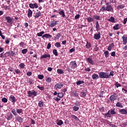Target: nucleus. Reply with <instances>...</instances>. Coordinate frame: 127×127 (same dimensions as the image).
I'll return each instance as SVG.
<instances>
[{"label":"nucleus","instance_id":"1","mask_svg":"<svg viewBox=\"0 0 127 127\" xmlns=\"http://www.w3.org/2000/svg\"><path fill=\"white\" fill-rule=\"evenodd\" d=\"M101 11H102L103 12H104V11L114 12V8H113L112 5H107L106 6L105 5H104L100 9L99 12H101Z\"/></svg>","mask_w":127,"mask_h":127},{"label":"nucleus","instance_id":"2","mask_svg":"<svg viewBox=\"0 0 127 127\" xmlns=\"http://www.w3.org/2000/svg\"><path fill=\"white\" fill-rule=\"evenodd\" d=\"M99 77L102 78V79H109V74H108V73L103 71L100 72L99 73Z\"/></svg>","mask_w":127,"mask_h":127},{"label":"nucleus","instance_id":"3","mask_svg":"<svg viewBox=\"0 0 127 127\" xmlns=\"http://www.w3.org/2000/svg\"><path fill=\"white\" fill-rule=\"evenodd\" d=\"M27 94L28 95V97L31 98H34V97H36L37 96V92L35 90L29 91L27 92Z\"/></svg>","mask_w":127,"mask_h":127},{"label":"nucleus","instance_id":"4","mask_svg":"<svg viewBox=\"0 0 127 127\" xmlns=\"http://www.w3.org/2000/svg\"><path fill=\"white\" fill-rule=\"evenodd\" d=\"M69 66L71 69H76L77 68V63L75 61L71 62L69 64Z\"/></svg>","mask_w":127,"mask_h":127},{"label":"nucleus","instance_id":"5","mask_svg":"<svg viewBox=\"0 0 127 127\" xmlns=\"http://www.w3.org/2000/svg\"><path fill=\"white\" fill-rule=\"evenodd\" d=\"M57 24H58V22L54 20L51 21V22L48 24V25L49 27H54V26Z\"/></svg>","mask_w":127,"mask_h":127},{"label":"nucleus","instance_id":"6","mask_svg":"<svg viewBox=\"0 0 127 127\" xmlns=\"http://www.w3.org/2000/svg\"><path fill=\"white\" fill-rule=\"evenodd\" d=\"M29 7H30V8H32V9H34V8H38L39 6H38V4H37V3H30L29 4Z\"/></svg>","mask_w":127,"mask_h":127},{"label":"nucleus","instance_id":"7","mask_svg":"<svg viewBox=\"0 0 127 127\" xmlns=\"http://www.w3.org/2000/svg\"><path fill=\"white\" fill-rule=\"evenodd\" d=\"M87 62H88L89 64H91V65H95V62H94V60H93V59H92L91 57H88L86 59Z\"/></svg>","mask_w":127,"mask_h":127},{"label":"nucleus","instance_id":"8","mask_svg":"<svg viewBox=\"0 0 127 127\" xmlns=\"http://www.w3.org/2000/svg\"><path fill=\"white\" fill-rule=\"evenodd\" d=\"M5 19L7 20V22L8 23H10V24H12V23H13V19L9 16H6L5 17Z\"/></svg>","mask_w":127,"mask_h":127},{"label":"nucleus","instance_id":"9","mask_svg":"<svg viewBox=\"0 0 127 127\" xmlns=\"http://www.w3.org/2000/svg\"><path fill=\"white\" fill-rule=\"evenodd\" d=\"M93 38L96 40H98L101 38V32H99L98 34H95L93 37Z\"/></svg>","mask_w":127,"mask_h":127},{"label":"nucleus","instance_id":"10","mask_svg":"<svg viewBox=\"0 0 127 127\" xmlns=\"http://www.w3.org/2000/svg\"><path fill=\"white\" fill-rule=\"evenodd\" d=\"M53 35L54 37V40H57L59 39L60 37H61V34H60V33H58V34H56V35H55V34L53 33Z\"/></svg>","mask_w":127,"mask_h":127},{"label":"nucleus","instance_id":"11","mask_svg":"<svg viewBox=\"0 0 127 127\" xmlns=\"http://www.w3.org/2000/svg\"><path fill=\"white\" fill-rule=\"evenodd\" d=\"M9 99L10 101H11V103H13V104H14V103H15V102H16V98H15V97H14L12 95L10 96V97H9Z\"/></svg>","mask_w":127,"mask_h":127},{"label":"nucleus","instance_id":"12","mask_svg":"<svg viewBox=\"0 0 127 127\" xmlns=\"http://www.w3.org/2000/svg\"><path fill=\"white\" fill-rule=\"evenodd\" d=\"M63 87V83H57L55 85L56 89H61Z\"/></svg>","mask_w":127,"mask_h":127},{"label":"nucleus","instance_id":"13","mask_svg":"<svg viewBox=\"0 0 127 127\" xmlns=\"http://www.w3.org/2000/svg\"><path fill=\"white\" fill-rule=\"evenodd\" d=\"M51 56L50 54H45L44 55H43L41 56L40 59H43V58H51Z\"/></svg>","mask_w":127,"mask_h":127},{"label":"nucleus","instance_id":"14","mask_svg":"<svg viewBox=\"0 0 127 127\" xmlns=\"http://www.w3.org/2000/svg\"><path fill=\"white\" fill-rule=\"evenodd\" d=\"M59 13L60 15H61L62 17H64V18L66 17V15H65V12L64 11V10H63V9H62L61 10H60L59 12Z\"/></svg>","mask_w":127,"mask_h":127},{"label":"nucleus","instance_id":"15","mask_svg":"<svg viewBox=\"0 0 127 127\" xmlns=\"http://www.w3.org/2000/svg\"><path fill=\"white\" fill-rule=\"evenodd\" d=\"M122 38L123 39V44L126 45L127 43V37L124 36L122 37Z\"/></svg>","mask_w":127,"mask_h":127},{"label":"nucleus","instance_id":"16","mask_svg":"<svg viewBox=\"0 0 127 127\" xmlns=\"http://www.w3.org/2000/svg\"><path fill=\"white\" fill-rule=\"evenodd\" d=\"M12 114H11V113L10 112H8L7 115V120L9 121L10 120H12Z\"/></svg>","mask_w":127,"mask_h":127},{"label":"nucleus","instance_id":"17","mask_svg":"<svg viewBox=\"0 0 127 127\" xmlns=\"http://www.w3.org/2000/svg\"><path fill=\"white\" fill-rule=\"evenodd\" d=\"M32 10L30 9H28V14H27V16L29 17V18H30V17H32Z\"/></svg>","mask_w":127,"mask_h":127},{"label":"nucleus","instance_id":"18","mask_svg":"<svg viewBox=\"0 0 127 127\" xmlns=\"http://www.w3.org/2000/svg\"><path fill=\"white\" fill-rule=\"evenodd\" d=\"M51 37H52V35L48 34H45L42 36V38H51Z\"/></svg>","mask_w":127,"mask_h":127},{"label":"nucleus","instance_id":"19","mask_svg":"<svg viewBox=\"0 0 127 127\" xmlns=\"http://www.w3.org/2000/svg\"><path fill=\"white\" fill-rule=\"evenodd\" d=\"M119 112L123 115H127V110L125 109L120 110Z\"/></svg>","mask_w":127,"mask_h":127},{"label":"nucleus","instance_id":"20","mask_svg":"<svg viewBox=\"0 0 127 127\" xmlns=\"http://www.w3.org/2000/svg\"><path fill=\"white\" fill-rule=\"evenodd\" d=\"M92 78L93 80H97V79H99V75H98L96 73H94V74H92Z\"/></svg>","mask_w":127,"mask_h":127},{"label":"nucleus","instance_id":"21","mask_svg":"<svg viewBox=\"0 0 127 127\" xmlns=\"http://www.w3.org/2000/svg\"><path fill=\"white\" fill-rule=\"evenodd\" d=\"M108 112H109V113L110 114V115H116V114L117 113L116 112V109H111Z\"/></svg>","mask_w":127,"mask_h":127},{"label":"nucleus","instance_id":"22","mask_svg":"<svg viewBox=\"0 0 127 127\" xmlns=\"http://www.w3.org/2000/svg\"><path fill=\"white\" fill-rule=\"evenodd\" d=\"M40 16H41V12L40 11L35 14L34 17L35 18H38Z\"/></svg>","mask_w":127,"mask_h":127},{"label":"nucleus","instance_id":"23","mask_svg":"<svg viewBox=\"0 0 127 127\" xmlns=\"http://www.w3.org/2000/svg\"><path fill=\"white\" fill-rule=\"evenodd\" d=\"M116 98H117V96L115 95H111L110 97V100L111 102H114L115 100H116Z\"/></svg>","mask_w":127,"mask_h":127},{"label":"nucleus","instance_id":"24","mask_svg":"<svg viewBox=\"0 0 127 127\" xmlns=\"http://www.w3.org/2000/svg\"><path fill=\"white\" fill-rule=\"evenodd\" d=\"M121 28V27L120 26V24H117L115 26L113 27V29L114 30H119Z\"/></svg>","mask_w":127,"mask_h":127},{"label":"nucleus","instance_id":"25","mask_svg":"<svg viewBox=\"0 0 127 127\" xmlns=\"http://www.w3.org/2000/svg\"><path fill=\"white\" fill-rule=\"evenodd\" d=\"M123 8H125V4H121L117 6V9L120 10V9H123Z\"/></svg>","mask_w":127,"mask_h":127},{"label":"nucleus","instance_id":"26","mask_svg":"<svg viewBox=\"0 0 127 127\" xmlns=\"http://www.w3.org/2000/svg\"><path fill=\"white\" fill-rule=\"evenodd\" d=\"M16 120H17V121H18V122H19L20 123H22V122L23 121V119H22V118L19 116H17L16 117Z\"/></svg>","mask_w":127,"mask_h":127},{"label":"nucleus","instance_id":"27","mask_svg":"<svg viewBox=\"0 0 127 127\" xmlns=\"http://www.w3.org/2000/svg\"><path fill=\"white\" fill-rule=\"evenodd\" d=\"M96 28L97 31L100 30V25L99 24V22L98 21L96 22Z\"/></svg>","mask_w":127,"mask_h":127},{"label":"nucleus","instance_id":"28","mask_svg":"<svg viewBox=\"0 0 127 127\" xmlns=\"http://www.w3.org/2000/svg\"><path fill=\"white\" fill-rule=\"evenodd\" d=\"M116 107H118V108H124V105L122 104L121 102H118L116 104Z\"/></svg>","mask_w":127,"mask_h":127},{"label":"nucleus","instance_id":"29","mask_svg":"<svg viewBox=\"0 0 127 127\" xmlns=\"http://www.w3.org/2000/svg\"><path fill=\"white\" fill-rule=\"evenodd\" d=\"M114 43H112L111 44H110L109 47H108V50L109 51H111L112 50V49H113V47H114Z\"/></svg>","mask_w":127,"mask_h":127},{"label":"nucleus","instance_id":"30","mask_svg":"<svg viewBox=\"0 0 127 127\" xmlns=\"http://www.w3.org/2000/svg\"><path fill=\"white\" fill-rule=\"evenodd\" d=\"M19 67L20 68V69H24V68H25V64L24 63H21L19 64Z\"/></svg>","mask_w":127,"mask_h":127},{"label":"nucleus","instance_id":"31","mask_svg":"<svg viewBox=\"0 0 127 127\" xmlns=\"http://www.w3.org/2000/svg\"><path fill=\"white\" fill-rule=\"evenodd\" d=\"M64 95L63 94V93L62 92H59L57 95L58 98H62L63 97H64Z\"/></svg>","mask_w":127,"mask_h":127},{"label":"nucleus","instance_id":"32","mask_svg":"<svg viewBox=\"0 0 127 127\" xmlns=\"http://www.w3.org/2000/svg\"><path fill=\"white\" fill-rule=\"evenodd\" d=\"M46 81L47 83H51L52 81V78L51 77H46Z\"/></svg>","mask_w":127,"mask_h":127},{"label":"nucleus","instance_id":"33","mask_svg":"<svg viewBox=\"0 0 127 127\" xmlns=\"http://www.w3.org/2000/svg\"><path fill=\"white\" fill-rule=\"evenodd\" d=\"M55 46L57 48H60V47H61V44L59 42H57L55 44Z\"/></svg>","mask_w":127,"mask_h":127},{"label":"nucleus","instance_id":"34","mask_svg":"<svg viewBox=\"0 0 127 127\" xmlns=\"http://www.w3.org/2000/svg\"><path fill=\"white\" fill-rule=\"evenodd\" d=\"M88 22H92L94 21V19L91 17H89L88 18H86Z\"/></svg>","mask_w":127,"mask_h":127},{"label":"nucleus","instance_id":"35","mask_svg":"<svg viewBox=\"0 0 127 127\" xmlns=\"http://www.w3.org/2000/svg\"><path fill=\"white\" fill-rule=\"evenodd\" d=\"M109 21L112 22L113 23H115V18L114 17H111L110 19H109Z\"/></svg>","mask_w":127,"mask_h":127},{"label":"nucleus","instance_id":"36","mask_svg":"<svg viewBox=\"0 0 127 127\" xmlns=\"http://www.w3.org/2000/svg\"><path fill=\"white\" fill-rule=\"evenodd\" d=\"M53 53L55 55V56H58V52H57V50L54 49L53 51Z\"/></svg>","mask_w":127,"mask_h":127},{"label":"nucleus","instance_id":"37","mask_svg":"<svg viewBox=\"0 0 127 127\" xmlns=\"http://www.w3.org/2000/svg\"><path fill=\"white\" fill-rule=\"evenodd\" d=\"M80 96L82 98H85L86 97V92L85 91H82L80 93Z\"/></svg>","mask_w":127,"mask_h":127},{"label":"nucleus","instance_id":"38","mask_svg":"<svg viewBox=\"0 0 127 127\" xmlns=\"http://www.w3.org/2000/svg\"><path fill=\"white\" fill-rule=\"evenodd\" d=\"M37 88L39 89V90H40L41 91H44L45 89V87H44V86H40L39 85L37 86Z\"/></svg>","mask_w":127,"mask_h":127},{"label":"nucleus","instance_id":"39","mask_svg":"<svg viewBox=\"0 0 127 127\" xmlns=\"http://www.w3.org/2000/svg\"><path fill=\"white\" fill-rule=\"evenodd\" d=\"M57 73H58V74H63L64 73V71L61 69H58Z\"/></svg>","mask_w":127,"mask_h":127},{"label":"nucleus","instance_id":"40","mask_svg":"<svg viewBox=\"0 0 127 127\" xmlns=\"http://www.w3.org/2000/svg\"><path fill=\"white\" fill-rule=\"evenodd\" d=\"M0 36L1 37L3 40H4V39H5V36L2 35V32H1V30H0Z\"/></svg>","mask_w":127,"mask_h":127},{"label":"nucleus","instance_id":"41","mask_svg":"<svg viewBox=\"0 0 127 127\" xmlns=\"http://www.w3.org/2000/svg\"><path fill=\"white\" fill-rule=\"evenodd\" d=\"M43 34H44V31H43L39 33H37V36H42V35H43Z\"/></svg>","mask_w":127,"mask_h":127},{"label":"nucleus","instance_id":"42","mask_svg":"<svg viewBox=\"0 0 127 127\" xmlns=\"http://www.w3.org/2000/svg\"><path fill=\"white\" fill-rule=\"evenodd\" d=\"M86 48L87 49H89V48H91V43H88V42H87L86 43Z\"/></svg>","mask_w":127,"mask_h":127},{"label":"nucleus","instance_id":"43","mask_svg":"<svg viewBox=\"0 0 127 127\" xmlns=\"http://www.w3.org/2000/svg\"><path fill=\"white\" fill-rule=\"evenodd\" d=\"M82 84H84V81L83 80H79L76 82V85H81Z\"/></svg>","mask_w":127,"mask_h":127},{"label":"nucleus","instance_id":"44","mask_svg":"<svg viewBox=\"0 0 127 127\" xmlns=\"http://www.w3.org/2000/svg\"><path fill=\"white\" fill-rule=\"evenodd\" d=\"M105 117L106 118H111L112 116H111V114H110V112H108L107 113L105 114Z\"/></svg>","mask_w":127,"mask_h":127},{"label":"nucleus","instance_id":"45","mask_svg":"<svg viewBox=\"0 0 127 127\" xmlns=\"http://www.w3.org/2000/svg\"><path fill=\"white\" fill-rule=\"evenodd\" d=\"M57 125H58V126H62V125H63V121L61 120H59L58 121Z\"/></svg>","mask_w":127,"mask_h":127},{"label":"nucleus","instance_id":"46","mask_svg":"<svg viewBox=\"0 0 127 127\" xmlns=\"http://www.w3.org/2000/svg\"><path fill=\"white\" fill-rule=\"evenodd\" d=\"M73 111H74V112H77V111H79V107H78L77 106H74V107H73Z\"/></svg>","mask_w":127,"mask_h":127},{"label":"nucleus","instance_id":"47","mask_svg":"<svg viewBox=\"0 0 127 127\" xmlns=\"http://www.w3.org/2000/svg\"><path fill=\"white\" fill-rule=\"evenodd\" d=\"M104 54L106 58H108V57H109V51H106L104 52Z\"/></svg>","mask_w":127,"mask_h":127},{"label":"nucleus","instance_id":"48","mask_svg":"<svg viewBox=\"0 0 127 127\" xmlns=\"http://www.w3.org/2000/svg\"><path fill=\"white\" fill-rule=\"evenodd\" d=\"M22 54H26L27 53V49H23L21 51Z\"/></svg>","mask_w":127,"mask_h":127},{"label":"nucleus","instance_id":"49","mask_svg":"<svg viewBox=\"0 0 127 127\" xmlns=\"http://www.w3.org/2000/svg\"><path fill=\"white\" fill-rule=\"evenodd\" d=\"M0 58H6L5 54H3V53H2L0 54Z\"/></svg>","mask_w":127,"mask_h":127},{"label":"nucleus","instance_id":"50","mask_svg":"<svg viewBox=\"0 0 127 127\" xmlns=\"http://www.w3.org/2000/svg\"><path fill=\"white\" fill-rule=\"evenodd\" d=\"M38 106L40 107V108L43 107V102L40 101L38 103Z\"/></svg>","mask_w":127,"mask_h":127},{"label":"nucleus","instance_id":"51","mask_svg":"<svg viewBox=\"0 0 127 127\" xmlns=\"http://www.w3.org/2000/svg\"><path fill=\"white\" fill-rule=\"evenodd\" d=\"M11 112L12 114L14 115V116H17V114H16V112H15V110L14 109H12Z\"/></svg>","mask_w":127,"mask_h":127},{"label":"nucleus","instance_id":"52","mask_svg":"<svg viewBox=\"0 0 127 127\" xmlns=\"http://www.w3.org/2000/svg\"><path fill=\"white\" fill-rule=\"evenodd\" d=\"M54 100H55V101H56V102H57L58 103V102H59V101H60V100H61V99L60 98H58V97H55V98H54Z\"/></svg>","mask_w":127,"mask_h":127},{"label":"nucleus","instance_id":"53","mask_svg":"<svg viewBox=\"0 0 127 127\" xmlns=\"http://www.w3.org/2000/svg\"><path fill=\"white\" fill-rule=\"evenodd\" d=\"M38 78L40 79V80H42V79L44 78V76H43V75L40 74L38 76Z\"/></svg>","mask_w":127,"mask_h":127},{"label":"nucleus","instance_id":"54","mask_svg":"<svg viewBox=\"0 0 127 127\" xmlns=\"http://www.w3.org/2000/svg\"><path fill=\"white\" fill-rule=\"evenodd\" d=\"M16 112L17 114H21V113H22V109H17Z\"/></svg>","mask_w":127,"mask_h":127},{"label":"nucleus","instance_id":"55","mask_svg":"<svg viewBox=\"0 0 127 127\" xmlns=\"http://www.w3.org/2000/svg\"><path fill=\"white\" fill-rule=\"evenodd\" d=\"M2 102L3 103H7V99L5 97L2 98Z\"/></svg>","mask_w":127,"mask_h":127},{"label":"nucleus","instance_id":"56","mask_svg":"<svg viewBox=\"0 0 127 127\" xmlns=\"http://www.w3.org/2000/svg\"><path fill=\"white\" fill-rule=\"evenodd\" d=\"M10 55V52H7L5 53V56L6 58V57H8V56H9Z\"/></svg>","mask_w":127,"mask_h":127},{"label":"nucleus","instance_id":"57","mask_svg":"<svg viewBox=\"0 0 127 127\" xmlns=\"http://www.w3.org/2000/svg\"><path fill=\"white\" fill-rule=\"evenodd\" d=\"M15 73H16V74H21V71H20V70H19V69H17L15 70Z\"/></svg>","mask_w":127,"mask_h":127},{"label":"nucleus","instance_id":"58","mask_svg":"<svg viewBox=\"0 0 127 127\" xmlns=\"http://www.w3.org/2000/svg\"><path fill=\"white\" fill-rule=\"evenodd\" d=\"M115 85L117 87V88H119V87H122V85H121V84L119 83V82H116Z\"/></svg>","mask_w":127,"mask_h":127},{"label":"nucleus","instance_id":"59","mask_svg":"<svg viewBox=\"0 0 127 127\" xmlns=\"http://www.w3.org/2000/svg\"><path fill=\"white\" fill-rule=\"evenodd\" d=\"M71 118L73 119L74 120H78V117H77L76 116L74 115H72L71 116Z\"/></svg>","mask_w":127,"mask_h":127},{"label":"nucleus","instance_id":"60","mask_svg":"<svg viewBox=\"0 0 127 127\" xmlns=\"http://www.w3.org/2000/svg\"><path fill=\"white\" fill-rule=\"evenodd\" d=\"M3 7L4 8L5 10H7L9 9V6L4 5V6H3Z\"/></svg>","mask_w":127,"mask_h":127},{"label":"nucleus","instance_id":"61","mask_svg":"<svg viewBox=\"0 0 127 127\" xmlns=\"http://www.w3.org/2000/svg\"><path fill=\"white\" fill-rule=\"evenodd\" d=\"M26 75L27 76H31V75H32V72L28 71V72H27Z\"/></svg>","mask_w":127,"mask_h":127},{"label":"nucleus","instance_id":"62","mask_svg":"<svg viewBox=\"0 0 127 127\" xmlns=\"http://www.w3.org/2000/svg\"><path fill=\"white\" fill-rule=\"evenodd\" d=\"M108 75H109V78H110L111 76H114V71H111L110 72V74H108Z\"/></svg>","mask_w":127,"mask_h":127},{"label":"nucleus","instance_id":"63","mask_svg":"<svg viewBox=\"0 0 127 127\" xmlns=\"http://www.w3.org/2000/svg\"><path fill=\"white\" fill-rule=\"evenodd\" d=\"M94 17L96 20H100V16L96 15Z\"/></svg>","mask_w":127,"mask_h":127},{"label":"nucleus","instance_id":"64","mask_svg":"<svg viewBox=\"0 0 127 127\" xmlns=\"http://www.w3.org/2000/svg\"><path fill=\"white\" fill-rule=\"evenodd\" d=\"M80 17V14H77L75 16L74 18L75 19H78Z\"/></svg>","mask_w":127,"mask_h":127}]
</instances>
